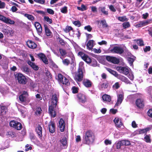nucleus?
Masks as SVG:
<instances>
[{
    "label": "nucleus",
    "mask_w": 152,
    "mask_h": 152,
    "mask_svg": "<svg viewBox=\"0 0 152 152\" xmlns=\"http://www.w3.org/2000/svg\"><path fill=\"white\" fill-rule=\"evenodd\" d=\"M51 104L49 107V113L51 118L55 117L56 115V108L57 103V95L55 94L52 98Z\"/></svg>",
    "instance_id": "f257e3e1"
},
{
    "label": "nucleus",
    "mask_w": 152,
    "mask_h": 152,
    "mask_svg": "<svg viewBox=\"0 0 152 152\" xmlns=\"http://www.w3.org/2000/svg\"><path fill=\"white\" fill-rule=\"evenodd\" d=\"M84 143L89 145L92 144L95 140V136L92 131L89 130L86 132L84 136Z\"/></svg>",
    "instance_id": "f03ea898"
},
{
    "label": "nucleus",
    "mask_w": 152,
    "mask_h": 152,
    "mask_svg": "<svg viewBox=\"0 0 152 152\" xmlns=\"http://www.w3.org/2000/svg\"><path fill=\"white\" fill-rule=\"evenodd\" d=\"M106 69L110 73L126 84L131 83L130 81L126 77L121 75L118 74L116 71L108 68H106Z\"/></svg>",
    "instance_id": "7ed1b4c3"
},
{
    "label": "nucleus",
    "mask_w": 152,
    "mask_h": 152,
    "mask_svg": "<svg viewBox=\"0 0 152 152\" xmlns=\"http://www.w3.org/2000/svg\"><path fill=\"white\" fill-rule=\"evenodd\" d=\"M15 78L18 80L19 83L22 84H26L27 82V79L21 73H17L15 75Z\"/></svg>",
    "instance_id": "20e7f679"
},
{
    "label": "nucleus",
    "mask_w": 152,
    "mask_h": 152,
    "mask_svg": "<svg viewBox=\"0 0 152 152\" xmlns=\"http://www.w3.org/2000/svg\"><path fill=\"white\" fill-rule=\"evenodd\" d=\"M10 126L13 127L17 130H20L22 128L21 124L17 121L12 120L9 123Z\"/></svg>",
    "instance_id": "39448f33"
},
{
    "label": "nucleus",
    "mask_w": 152,
    "mask_h": 152,
    "mask_svg": "<svg viewBox=\"0 0 152 152\" xmlns=\"http://www.w3.org/2000/svg\"><path fill=\"white\" fill-rule=\"evenodd\" d=\"M83 76V74L82 69L79 68L77 72L75 74V79L77 81L80 82L82 80Z\"/></svg>",
    "instance_id": "423d86ee"
},
{
    "label": "nucleus",
    "mask_w": 152,
    "mask_h": 152,
    "mask_svg": "<svg viewBox=\"0 0 152 152\" xmlns=\"http://www.w3.org/2000/svg\"><path fill=\"white\" fill-rule=\"evenodd\" d=\"M78 55L80 56L82 59L87 63L90 64L91 63V59L88 55L81 52H79Z\"/></svg>",
    "instance_id": "0eeeda50"
},
{
    "label": "nucleus",
    "mask_w": 152,
    "mask_h": 152,
    "mask_svg": "<svg viewBox=\"0 0 152 152\" xmlns=\"http://www.w3.org/2000/svg\"><path fill=\"white\" fill-rule=\"evenodd\" d=\"M111 52L113 53L121 54L123 53L124 50L121 46H115L110 50Z\"/></svg>",
    "instance_id": "6e6552de"
},
{
    "label": "nucleus",
    "mask_w": 152,
    "mask_h": 152,
    "mask_svg": "<svg viewBox=\"0 0 152 152\" xmlns=\"http://www.w3.org/2000/svg\"><path fill=\"white\" fill-rule=\"evenodd\" d=\"M116 69L121 73H123L125 75H128L129 73V69L126 67L122 66H117Z\"/></svg>",
    "instance_id": "1a4fd4ad"
},
{
    "label": "nucleus",
    "mask_w": 152,
    "mask_h": 152,
    "mask_svg": "<svg viewBox=\"0 0 152 152\" xmlns=\"http://www.w3.org/2000/svg\"><path fill=\"white\" fill-rule=\"evenodd\" d=\"M106 59L108 61L114 64H118L120 62L119 59L115 57L107 56L106 57Z\"/></svg>",
    "instance_id": "9d476101"
},
{
    "label": "nucleus",
    "mask_w": 152,
    "mask_h": 152,
    "mask_svg": "<svg viewBox=\"0 0 152 152\" xmlns=\"http://www.w3.org/2000/svg\"><path fill=\"white\" fill-rule=\"evenodd\" d=\"M61 143V149H66L67 146V139L65 137H64L60 140Z\"/></svg>",
    "instance_id": "9b49d317"
},
{
    "label": "nucleus",
    "mask_w": 152,
    "mask_h": 152,
    "mask_svg": "<svg viewBox=\"0 0 152 152\" xmlns=\"http://www.w3.org/2000/svg\"><path fill=\"white\" fill-rule=\"evenodd\" d=\"M28 95V94L27 91H23L22 94L19 96V99L22 102H25L26 101Z\"/></svg>",
    "instance_id": "f8f14e48"
},
{
    "label": "nucleus",
    "mask_w": 152,
    "mask_h": 152,
    "mask_svg": "<svg viewBox=\"0 0 152 152\" xmlns=\"http://www.w3.org/2000/svg\"><path fill=\"white\" fill-rule=\"evenodd\" d=\"M0 20L6 23H8L10 24H13L15 23V22L13 20L7 18L0 14Z\"/></svg>",
    "instance_id": "ddd939ff"
},
{
    "label": "nucleus",
    "mask_w": 152,
    "mask_h": 152,
    "mask_svg": "<svg viewBox=\"0 0 152 152\" xmlns=\"http://www.w3.org/2000/svg\"><path fill=\"white\" fill-rule=\"evenodd\" d=\"M58 127L61 132H63L65 128V123L64 120L62 118L60 120L59 122Z\"/></svg>",
    "instance_id": "4468645a"
},
{
    "label": "nucleus",
    "mask_w": 152,
    "mask_h": 152,
    "mask_svg": "<svg viewBox=\"0 0 152 152\" xmlns=\"http://www.w3.org/2000/svg\"><path fill=\"white\" fill-rule=\"evenodd\" d=\"M136 106L139 108H142L144 106V102L143 99H138L136 101Z\"/></svg>",
    "instance_id": "2eb2a0df"
},
{
    "label": "nucleus",
    "mask_w": 152,
    "mask_h": 152,
    "mask_svg": "<svg viewBox=\"0 0 152 152\" xmlns=\"http://www.w3.org/2000/svg\"><path fill=\"white\" fill-rule=\"evenodd\" d=\"M38 34H41L42 32V28L40 24L37 22H36L34 24Z\"/></svg>",
    "instance_id": "dca6fc26"
},
{
    "label": "nucleus",
    "mask_w": 152,
    "mask_h": 152,
    "mask_svg": "<svg viewBox=\"0 0 152 152\" xmlns=\"http://www.w3.org/2000/svg\"><path fill=\"white\" fill-rule=\"evenodd\" d=\"M77 97L79 101L82 103H85L86 101V96L83 94L79 93L77 95Z\"/></svg>",
    "instance_id": "f3484780"
},
{
    "label": "nucleus",
    "mask_w": 152,
    "mask_h": 152,
    "mask_svg": "<svg viewBox=\"0 0 152 152\" xmlns=\"http://www.w3.org/2000/svg\"><path fill=\"white\" fill-rule=\"evenodd\" d=\"M46 64H48V59L42 53H40L37 55Z\"/></svg>",
    "instance_id": "a211bd4d"
},
{
    "label": "nucleus",
    "mask_w": 152,
    "mask_h": 152,
    "mask_svg": "<svg viewBox=\"0 0 152 152\" xmlns=\"http://www.w3.org/2000/svg\"><path fill=\"white\" fill-rule=\"evenodd\" d=\"M49 132L51 133H53L55 132V124L53 122L51 121L48 125Z\"/></svg>",
    "instance_id": "6ab92c4d"
},
{
    "label": "nucleus",
    "mask_w": 152,
    "mask_h": 152,
    "mask_svg": "<svg viewBox=\"0 0 152 152\" xmlns=\"http://www.w3.org/2000/svg\"><path fill=\"white\" fill-rule=\"evenodd\" d=\"M113 121L115 123V126L118 128L121 127L123 125L122 121L121 120H120L118 118H116L113 120Z\"/></svg>",
    "instance_id": "aec40b11"
},
{
    "label": "nucleus",
    "mask_w": 152,
    "mask_h": 152,
    "mask_svg": "<svg viewBox=\"0 0 152 152\" xmlns=\"http://www.w3.org/2000/svg\"><path fill=\"white\" fill-rule=\"evenodd\" d=\"M94 45V41L93 40H89L86 44L87 48L89 50L92 49Z\"/></svg>",
    "instance_id": "412c9836"
},
{
    "label": "nucleus",
    "mask_w": 152,
    "mask_h": 152,
    "mask_svg": "<svg viewBox=\"0 0 152 152\" xmlns=\"http://www.w3.org/2000/svg\"><path fill=\"white\" fill-rule=\"evenodd\" d=\"M36 132L38 134L39 138L42 137V128L40 125H38L36 129Z\"/></svg>",
    "instance_id": "4be33fe9"
},
{
    "label": "nucleus",
    "mask_w": 152,
    "mask_h": 152,
    "mask_svg": "<svg viewBox=\"0 0 152 152\" xmlns=\"http://www.w3.org/2000/svg\"><path fill=\"white\" fill-rule=\"evenodd\" d=\"M148 21H147V20L140 22L139 23L135 25V27L137 28H138L146 26L148 24Z\"/></svg>",
    "instance_id": "5701e85b"
},
{
    "label": "nucleus",
    "mask_w": 152,
    "mask_h": 152,
    "mask_svg": "<svg viewBox=\"0 0 152 152\" xmlns=\"http://www.w3.org/2000/svg\"><path fill=\"white\" fill-rule=\"evenodd\" d=\"M27 45L28 47L32 49L35 48L37 46L36 44L31 40H29L28 42Z\"/></svg>",
    "instance_id": "b1692460"
},
{
    "label": "nucleus",
    "mask_w": 152,
    "mask_h": 152,
    "mask_svg": "<svg viewBox=\"0 0 152 152\" xmlns=\"http://www.w3.org/2000/svg\"><path fill=\"white\" fill-rule=\"evenodd\" d=\"M124 99V96L122 94H120L118 98L117 102L115 104V106H118L119 104H120Z\"/></svg>",
    "instance_id": "393cba45"
},
{
    "label": "nucleus",
    "mask_w": 152,
    "mask_h": 152,
    "mask_svg": "<svg viewBox=\"0 0 152 152\" xmlns=\"http://www.w3.org/2000/svg\"><path fill=\"white\" fill-rule=\"evenodd\" d=\"M27 63L34 70H37L38 69V67L34 63L32 62L29 60L28 61Z\"/></svg>",
    "instance_id": "a878e982"
},
{
    "label": "nucleus",
    "mask_w": 152,
    "mask_h": 152,
    "mask_svg": "<svg viewBox=\"0 0 152 152\" xmlns=\"http://www.w3.org/2000/svg\"><path fill=\"white\" fill-rule=\"evenodd\" d=\"M106 8L105 7H100L99 8V11L101 12L104 15H108V12L107 11H106Z\"/></svg>",
    "instance_id": "bb28decb"
},
{
    "label": "nucleus",
    "mask_w": 152,
    "mask_h": 152,
    "mask_svg": "<svg viewBox=\"0 0 152 152\" xmlns=\"http://www.w3.org/2000/svg\"><path fill=\"white\" fill-rule=\"evenodd\" d=\"M124 142L123 140L118 141L115 144L116 148L117 149H120L122 146L124 145Z\"/></svg>",
    "instance_id": "cd10ccee"
},
{
    "label": "nucleus",
    "mask_w": 152,
    "mask_h": 152,
    "mask_svg": "<svg viewBox=\"0 0 152 152\" xmlns=\"http://www.w3.org/2000/svg\"><path fill=\"white\" fill-rule=\"evenodd\" d=\"M102 99L104 101L110 102L111 100V98L110 95L105 94L102 96Z\"/></svg>",
    "instance_id": "c85d7f7f"
},
{
    "label": "nucleus",
    "mask_w": 152,
    "mask_h": 152,
    "mask_svg": "<svg viewBox=\"0 0 152 152\" xmlns=\"http://www.w3.org/2000/svg\"><path fill=\"white\" fill-rule=\"evenodd\" d=\"M44 27L45 29V34L47 36H50L51 33L50 30L48 28V26L46 25H44Z\"/></svg>",
    "instance_id": "c756f323"
},
{
    "label": "nucleus",
    "mask_w": 152,
    "mask_h": 152,
    "mask_svg": "<svg viewBox=\"0 0 152 152\" xmlns=\"http://www.w3.org/2000/svg\"><path fill=\"white\" fill-rule=\"evenodd\" d=\"M7 107H6L2 106L1 107L0 113L1 115L5 114L7 111Z\"/></svg>",
    "instance_id": "7c9ffc66"
},
{
    "label": "nucleus",
    "mask_w": 152,
    "mask_h": 152,
    "mask_svg": "<svg viewBox=\"0 0 152 152\" xmlns=\"http://www.w3.org/2000/svg\"><path fill=\"white\" fill-rule=\"evenodd\" d=\"M151 129L150 127L146 128L145 129H141L139 131V133L140 134L146 133L148 131Z\"/></svg>",
    "instance_id": "2f4dec72"
},
{
    "label": "nucleus",
    "mask_w": 152,
    "mask_h": 152,
    "mask_svg": "<svg viewBox=\"0 0 152 152\" xmlns=\"http://www.w3.org/2000/svg\"><path fill=\"white\" fill-rule=\"evenodd\" d=\"M24 16L30 20L33 21L34 20V17L31 15L26 13L24 15Z\"/></svg>",
    "instance_id": "473e14b6"
},
{
    "label": "nucleus",
    "mask_w": 152,
    "mask_h": 152,
    "mask_svg": "<svg viewBox=\"0 0 152 152\" xmlns=\"http://www.w3.org/2000/svg\"><path fill=\"white\" fill-rule=\"evenodd\" d=\"M49 64L50 66L52 68H58V66L52 61H49Z\"/></svg>",
    "instance_id": "72a5a7b5"
},
{
    "label": "nucleus",
    "mask_w": 152,
    "mask_h": 152,
    "mask_svg": "<svg viewBox=\"0 0 152 152\" xmlns=\"http://www.w3.org/2000/svg\"><path fill=\"white\" fill-rule=\"evenodd\" d=\"M118 19L119 20L122 22L127 21L128 20V19L126 18V16L119 17H118Z\"/></svg>",
    "instance_id": "f704fd0d"
},
{
    "label": "nucleus",
    "mask_w": 152,
    "mask_h": 152,
    "mask_svg": "<svg viewBox=\"0 0 152 152\" xmlns=\"http://www.w3.org/2000/svg\"><path fill=\"white\" fill-rule=\"evenodd\" d=\"M22 69L23 72L26 74H28L30 72V70L29 68L25 66L22 67Z\"/></svg>",
    "instance_id": "c9c22d12"
},
{
    "label": "nucleus",
    "mask_w": 152,
    "mask_h": 152,
    "mask_svg": "<svg viewBox=\"0 0 152 152\" xmlns=\"http://www.w3.org/2000/svg\"><path fill=\"white\" fill-rule=\"evenodd\" d=\"M84 85L87 87H89L91 86V82L89 80H86L84 81L83 82Z\"/></svg>",
    "instance_id": "e433bc0d"
},
{
    "label": "nucleus",
    "mask_w": 152,
    "mask_h": 152,
    "mask_svg": "<svg viewBox=\"0 0 152 152\" xmlns=\"http://www.w3.org/2000/svg\"><path fill=\"white\" fill-rule=\"evenodd\" d=\"M7 134L8 135L9 137H13L15 136V134L14 132L12 131H9L7 132Z\"/></svg>",
    "instance_id": "4c0bfd02"
},
{
    "label": "nucleus",
    "mask_w": 152,
    "mask_h": 152,
    "mask_svg": "<svg viewBox=\"0 0 152 152\" xmlns=\"http://www.w3.org/2000/svg\"><path fill=\"white\" fill-rule=\"evenodd\" d=\"M59 51L62 56H64L67 54L66 51L63 49L60 48Z\"/></svg>",
    "instance_id": "58836bf2"
},
{
    "label": "nucleus",
    "mask_w": 152,
    "mask_h": 152,
    "mask_svg": "<svg viewBox=\"0 0 152 152\" xmlns=\"http://www.w3.org/2000/svg\"><path fill=\"white\" fill-rule=\"evenodd\" d=\"M101 23L102 24V26L103 28H107L108 27L105 20H102L100 21Z\"/></svg>",
    "instance_id": "ea45409f"
},
{
    "label": "nucleus",
    "mask_w": 152,
    "mask_h": 152,
    "mask_svg": "<svg viewBox=\"0 0 152 152\" xmlns=\"http://www.w3.org/2000/svg\"><path fill=\"white\" fill-rule=\"evenodd\" d=\"M124 28H128L130 26V25L129 22H126L122 24Z\"/></svg>",
    "instance_id": "a19ab883"
},
{
    "label": "nucleus",
    "mask_w": 152,
    "mask_h": 152,
    "mask_svg": "<svg viewBox=\"0 0 152 152\" xmlns=\"http://www.w3.org/2000/svg\"><path fill=\"white\" fill-rule=\"evenodd\" d=\"M58 80L61 83L65 77L63 76L61 74H59L58 76Z\"/></svg>",
    "instance_id": "79ce46f5"
},
{
    "label": "nucleus",
    "mask_w": 152,
    "mask_h": 152,
    "mask_svg": "<svg viewBox=\"0 0 152 152\" xmlns=\"http://www.w3.org/2000/svg\"><path fill=\"white\" fill-rule=\"evenodd\" d=\"M145 141L146 142L148 143H150L151 142V140L150 138V136L146 135L144 137Z\"/></svg>",
    "instance_id": "37998d69"
},
{
    "label": "nucleus",
    "mask_w": 152,
    "mask_h": 152,
    "mask_svg": "<svg viewBox=\"0 0 152 152\" xmlns=\"http://www.w3.org/2000/svg\"><path fill=\"white\" fill-rule=\"evenodd\" d=\"M44 19L45 20L48 22L50 24L52 22V20L49 18L48 17L45 16L44 17Z\"/></svg>",
    "instance_id": "c03bdc74"
},
{
    "label": "nucleus",
    "mask_w": 152,
    "mask_h": 152,
    "mask_svg": "<svg viewBox=\"0 0 152 152\" xmlns=\"http://www.w3.org/2000/svg\"><path fill=\"white\" fill-rule=\"evenodd\" d=\"M61 83H62L63 84L68 85L69 83V82L68 80L65 77V78H64V79L62 81Z\"/></svg>",
    "instance_id": "a18cd8bd"
},
{
    "label": "nucleus",
    "mask_w": 152,
    "mask_h": 152,
    "mask_svg": "<svg viewBox=\"0 0 152 152\" xmlns=\"http://www.w3.org/2000/svg\"><path fill=\"white\" fill-rule=\"evenodd\" d=\"M61 10V12L64 13H66L67 12V7L66 6L62 8Z\"/></svg>",
    "instance_id": "49530a36"
},
{
    "label": "nucleus",
    "mask_w": 152,
    "mask_h": 152,
    "mask_svg": "<svg viewBox=\"0 0 152 152\" xmlns=\"http://www.w3.org/2000/svg\"><path fill=\"white\" fill-rule=\"evenodd\" d=\"M29 137L31 141L35 140L36 138L34 134L32 133H30Z\"/></svg>",
    "instance_id": "de8ad7c7"
},
{
    "label": "nucleus",
    "mask_w": 152,
    "mask_h": 152,
    "mask_svg": "<svg viewBox=\"0 0 152 152\" xmlns=\"http://www.w3.org/2000/svg\"><path fill=\"white\" fill-rule=\"evenodd\" d=\"M127 60L131 65L133 64V63L134 61V59L131 57H128Z\"/></svg>",
    "instance_id": "09e8293b"
},
{
    "label": "nucleus",
    "mask_w": 152,
    "mask_h": 152,
    "mask_svg": "<svg viewBox=\"0 0 152 152\" xmlns=\"http://www.w3.org/2000/svg\"><path fill=\"white\" fill-rule=\"evenodd\" d=\"M63 60V63L64 65H68L70 63L69 61L67 59H65L64 60Z\"/></svg>",
    "instance_id": "8fccbe9b"
},
{
    "label": "nucleus",
    "mask_w": 152,
    "mask_h": 152,
    "mask_svg": "<svg viewBox=\"0 0 152 152\" xmlns=\"http://www.w3.org/2000/svg\"><path fill=\"white\" fill-rule=\"evenodd\" d=\"M113 88L114 89H118L120 87V86L118 82L116 83L113 86Z\"/></svg>",
    "instance_id": "3c124183"
},
{
    "label": "nucleus",
    "mask_w": 152,
    "mask_h": 152,
    "mask_svg": "<svg viewBox=\"0 0 152 152\" xmlns=\"http://www.w3.org/2000/svg\"><path fill=\"white\" fill-rule=\"evenodd\" d=\"M124 142V145L125 146H128L131 145L130 142L127 140H123Z\"/></svg>",
    "instance_id": "603ef678"
},
{
    "label": "nucleus",
    "mask_w": 152,
    "mask_h": 152,
    "mask_svg": "<svg viewBox=\"0 0 152 152\" xmlns=\"http://www.w3.org/2000/svg\"><path fill=\"white\" fill-rule=\"evenodd\" d=\"M73 23L75 26H77L78 27H80L81 25V23L79 20H77L76 21H75L73 22Z\"/></svg>",
    "instance_id": "864d4df0"
},
{
    "label": "nucleus",
    "mask_w": 152,
    "mask_h": 152,
    "mask_svg": "<svg viewBox=\"0 0 152 152\" xmlns=\"http://www.w3.org/2000/svg\"><path fill=\"white\" fill-rule=\"evenodd\" d=\"M34 1L36 3H38L41 4H43L45 3V0H34Z\"/></svg>",
    "instance_id": "5fc2aeb1"
},
{
    "label": "nucleus",
    "mask_w": 152,
    "mask_h": 152,
    "mask_svg": "<svg viewBox=\"0 0 152 152\" xmlns=\"http://www.w3.org/2000/svg\"><path fill=\"white\" fill-rule=\"evenodd\" d=\"M5 6V4L4 2H2L0 0V9H4Z\"/></svg>",
    "instance_id": "6e6d98bb"
},
{
    "label": "nucleus",
    "mask_w": 152,
    "mask_h": 152,
    "mask_svg": "<svg viewBox=\"0 0 152 152\" xmlns=\"http://www.w3.org/2000/svg\"><path fill=\"white\" fill-rule=\"evenodd\" d=\"M84 29L85 30H87L88 31L90 32L92 30V28L91 27L90 25H88L84 27Z\"/></svg>",
    "instance_id": "4d7b16f0"
},
{
    "label": "nucleus",
    "mask_w": 152,
    "mask_h": 152,
    "mask_svg": "<svg viewBox=\"0 0 152 152\" xmlns=\"http://www.w3.org/2000/svg\"><path fill=\"white\" fill-rule=\"evenodd\" d=\"M47 11L48 13L51 15H53L54 14V11L51 9L49 8L47 9Z\"/></svg>",
    "instance_id": "13d9d810"
},
{
    "label": "nucleus",
    "mask_w": 152,
    "mask_h": 152,
    "mask_svg": "<svg viewBox=\"0 0 152 152\" xmlns=\"http://www.w3.org/2000/svg\"><path fill=\"white\" fill-rule=\"evenodd\" d=\"M137 43L140 46H143L144 45L143 41L141 39H139L137 40Z\"/></svg>",
    "instance_id": "bf43d9fd"
},
{
    "label": "nucleus",
    "mask_w": 152,
    "mask_h": 152,
    "mask_svg": "<svg viewBox=\"0 0 152 152\" xmlns=\"http://www.w3.org/2000/svg\"><path fill=\"white\" fill-rule=\"evenodd\" d=\"M108 86V83H104L101 85V88H107Z\"/></svg>",
    "instance_id": "052dcab7"
},
{
    "label": "nucleus",
    "mask_w": 152,
    "mask_h": 152,
    "mask_svg": "<svg viewBox=\"0 0 152 152\" xmlns=\"http://www.w3.org/2000/svg\"><path fill=\"white\" fill-rule=\"evenodd\" d=\"M73 93L75 94L77 93L78 92V88L76 87H73L72 88Z\"/></svg>",
    "instance_id": "680f3d73"
},
{
    "label": "nucleus",
    "mask_w": 152,
    "mask_h": 152,
    "mask_svg": "<svg viewBox=\"0 0 152 152\" xmlns=\"http://www.w3.org/2000/svg\"><path fill=\"white\" fill-rule=\"evenodd\" d=\"M128 77L130 79L132 80H133L134 79V76L132 73H129L128 75Z\"/></svg>",
    "instance_id": "e2e57ef3"
},
{
    "label": "nucleus",
    "mask_w": 152,
    "mask_h": 152,
    "mask_svg": "<svg viewBox=\"0 0 152 152\" xmlns=\"http://www.w3.org/2000/svg\"><path fill=\"white\" fill-rule=\"evenodd\" d=\"M29 86L33 88L35 87V84L32 80H31L29 82Z\"/></svg>",
    "instance_id": "0e129e2a"
},
{
    "label": "nucleus",
    "mask_w": 152,
    "mask_h": 152,
    "mask_svg": "<svg viewBox=\"0 0 152 152\" xmlns=\"http://www.w3.org/2000/svg\"><path fill=\"white\" fill-rule=\"evenodd\" d=\"M45 71H46L45 72V74L47 76L48 78H51L52 77V75L50 73V72L48 70H45Z\"/></svg>",
    "instance_id": "69168bd1"
},
{
    "label": "nucleus",
    "mask_w": 152,
    "mask_h": 152,
    "mask_svg": "<svg viewBox=\"0 0 152 152\" xmlns=\"http://www.w3.org/2000/svg\"><path fill=\"white\" fill-rule=\"evenodd\" d=\"M147 114L149 117L152 118V109H149L147 112Z\"/></svg>",
    "instance_id": "338daca9"
},
{
    "label": "nucleus",
    "mask_w": 152,
    "mask_h": 152,
    "mask_svg": "<svg viewBox=\"0 0 152 152\" xmlns=\"http://www.w3.org/2000/svg\"><path fill=\"white\" fill-rule=\"evenodd\" d=\"M41 111H42V110L41 107H39L37 108L36 113L37 114H40Z\"/></svg>",
    "instance_id": "774afa93"
}]
</instances>
